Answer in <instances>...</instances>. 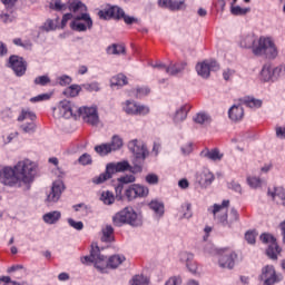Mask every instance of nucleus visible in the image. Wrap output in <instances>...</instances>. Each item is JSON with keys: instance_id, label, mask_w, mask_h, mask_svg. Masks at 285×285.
I'll return each instance as SVG.
<instances>
[{"instance_id": "obj_39", "label": "nucleus", "mask_w": 285, "mask_h": 285, "mask_svg": "<svg viewBox=\"0 0 285 285\" xmlns=\"http://www.w3.org/2000/svg\"><path fill=\"white\" fill-rule=\"evenodd\" d=\"M186 66H187L186 62L171 65L169 66V68H167V75L175 77V75H179V72H184V70L186 69Z\"/></svg>"}, {"instance_id": "obj_21", "label": "nucleus", "mask_w": 285, "mask_h": 285, "mask_svg": "<svg viewBox=\"0 0 285 285\" xmlns=\"http://www.w3.org/2000/svg\"><path fill=\"white\" fill-rule=\"evenodd\" d=\"M128 149L135 155L136 159H144V145L139 144V140L134 139L129 141Z\"/></svg>"}, {"instance_id": "obj_3", "label": "nucleus", "mask_w": 285, "mask_h": 285, "mask_svg": "<svg viewBox=\"0 0 285 285\" xmlns=\"http://www.w3.org/2000/svg\"><path fill=\"white\" fill-rule=\"evenodd\" d=\"M253 53L265 59H277V55H279L273 39L266 37L259 38L258 45L253 47Z\"/></svg>"}, {"instance_id": "obj_58", "label": "nucleus", "mask_w": 285, "mask_h": 285, "mask_svg": "<svg viewBox=\"0 0 285 285\" xmlns=\"http://www.w3.org/2000/svg\"><path fill=\"white\" fill-rule=\"evenodd\" d=\"M145 179L150 186H157L159 184V176L157 174H148Z\"/></svg>"}, {"instance_id": "obj_18", "label": "nucleus", "mask_w": 285, "mask_h": 285, "mask_svg": "<svg viewBox=\"0 0 285 285\" xmlns=\"http://www.w3.org/2000/svg\"><path fill=\"white\" fill-rule=\"evenodd\" d=\"M125 197L128 202L137 199L138 197H144V186L134 184L125 190Z\"/></svg>"}, {"instance_id": "obj_30", "label": "nucleus", "mask_w": 285, "mask_h": 285, "mask_svg": "<svg viewBox=\"0 0 285 285\" xmlns=\"http://www.w3.org/2000/svg\"><path fill=\"white\" fill-rule=\"evenodd\" d=\"M239 104L242 106H246L247 108H262V100L256 99L255 97H250V96L240 98Z\"/></svg>"}, {"instance_id": "obj_36", "label": "nucleus", "mask_w": 285, "mask_h": 285, "mask_svg": "<svg viewBox=\"0 0 285 285\" xmlns=\"http://www.w3.org/2000/svg\"><path fill=\"white\" fill-rule=\"evenodd\" d=\"M111 153H115L117 150H121V148L124 147V139H121V137H119V135H114L111 138L110 144H108Z\"/></svg>"}, {"instance_id": "obj_4", "label": "nucleus", "mask_w": 285, "mask_h": 285, "mask_svg": "<svg viewBox=\"0 0 285 285\" xmlns=\"http://www.w3.org/2000/svg\"><path fill=\"white\" fill-rule=\"evenodd\" d=\"M81 264L90 266L94 264L99 273H106V256L101 255L99 246H92L89 256L80 257Z\"/></svg>"}, {"instance_id": "obj_17", "label": "nucleus", "mask_w": 285, "mask_h": 285, "mask_svg": "<svg viewBox=\"0 0 285 285\" xmlns=\"http://www.w3.org/2000/svg\"><path fill=\"white\" fill-rule=\"evenodd\" d=\"M108 171L112 175L117 173H126L127 170H132V166H130V163L128 160H121L118 163H109L107 164Z\"/></svg>"}, {"instance_id": "obj_50", "label": "nucleus", "mask_w": 285, "mask_h": 285, "mask_svg": "<svg viewBox=\"0 0 285 285\" xmlns=\"http://www.w3.org/2000/svg\"><path fill=\"white\" fill-rule=\"evenodd\" d=\"M52 97V94H40L30 98L31 104H39L40 101H48Z\"/></svg>"}, {"instance_id": "obj_55", "label": "nucleus", "mask_w": 285, "mask_h": 285, "mask_svg": "<svg viewBox=\"0 0 285 285\" xmlns=\"http://www.w3.org/2000/svg\"><path fill=\"white\" fill-rule=\"evenodd\" d=\"M78 161L81 166H90V164H92V156H90L89 154H82L79 157Z\"/></svg>"}, {"instance_id": "obj_19", "label": "nucleus", "mask_w": 285, "mask_h": 285, "mask_svg": "<svg viewBox=\"0 0 285 285\" xmlns=\"http://www.w3.org/2000/svg\"><path fill=\"white\" fill-rule=\"evenodd\" d=\"M228 117L232 121H242L244 119V107H242V102L229 108Z\"/></svg>"}, {"instance_id": "obj_41", "label": "nucleus", "mask_w": 285, "mask_h": 285, "mask_svg": "<svg viewBox=\"0 0 285 285\" xmlns=\"http://www.w3.org/2000/svg\"><path fill=\"white\" fill-rule=\"evenodd\" d=\"M100 202L106 206H112V204H115V194L110 190L102 191L100 195Z\"/></svg>"}, {"instance_id": "obj_48", "label": "nucleus", "mask_w": 285, "mask_h": 285, "mask_svg": "<svg viewBox=\"0 0 285 285\" xmlns=\"http://www.w3.org/2000/svg\"><path fill=\"white\" fill-rule=\"evenodd\" d=\"M81 88H83L88 92H99V90H101V88L99 87V82L97 81L81 85Z\"/></svg>"}, {"instance_id": "obj_51", "label": "nucleus", "mask_w": 285, "mask_h": 285, "mask_svg": "<svg viewBox=\"0 0 285 285\" xmlns=\"http://www.w3.org/2000/svg\"><path fill=\"white\" fill-rule=\"evenodd\" d=\"M190 208H191L190 203H185L184 205H181L184 219H190V217H193V212L190 210Z\"/></svg>"}, {"instance_id": "obj_1", "label": "nucleus", "mask_w": 285, "mask_h": 285, "mask_svg": "<svg viewBox=\"0 0 285 285\" xmlns=\"http://www.w3.org/2000/svg\"><path fill=\"white\" fill-rule=\"evenodd\" d=\"M36 176L37 164L30 159L20 160L13 167H0V184L9 188H21L24 184L26 190H30Z\"/></svg>"}, {"instance_id": "obj_57", "label": "nucleus", "mask_w": 285, "mask_h": 285, "mask_svg": "<svg viewBox=\"0 0 285 285\" xmlns=\"http://www.w3.org/2000/svg\"><path fill=\"white\" fill-rule=\"evenodd\" d=\"M67 222L71 228H75V230H83V222H76L72 218H68Z\"/></svg>"}, {"instance_id": "obj_29", "label": "nucleus", "mask_w": 285, "mask_h": 285, "mask_svg": "<svg viewBox=\"0 0 285 285\" xmlns=\"http://www.w3.org/2000/svg\"><path fill=\"white\" fill-rule=\"evenodd\" d=\"M119 185L116 187V197L121 199V190H124V184H132L135 183V176L134 175H126L118 178Z\"/></svg>"}, {"instance_id": "obj_56", "label": "nucleus", "mask_w": 285, "mask_h": 285, "mask_svg": "<svg viewBox=\"0 0 285 285\" xmlns=\"http://www.w3.org/2000/svg\"><path fill=\"white\" fill-rule=\"evenodd\" d=\"M57 81L59 86H70V83H72V77L68 75H62L57 78Z\"/></svg>"}, {"instance_id": "obj_8", "label": "nucleus", "mask_w": 285, "mask_h": 285, "mask_svg": "<svg viewBox=\"0 0 285 285\" xmlns=\"http://www.w3.org/2000/svg\"><path fill=\"white\" fill-rule=\"evenodd\" d=\"M8 68H11L16 77H23L28 70V62L23 57L11 56L7 63Z\"/></svg>"}, {"instance_id": "obj_43", "label": "nucleus", "mask_w": 285, "mask_h": 285, "mask_svg": "<svg viewBox=\"0 0 285 285\" xmlns=\"http://www.w3.org/2000/svg\"><path fill=\"white\" fill-rule=\"evenodd\" d=\"M107 55H125L126 47L124 45H111L107 47Z\"/></svg>"}, {"instance_id": "obj_42", "label": "nucleus", "mask_w": 285, "mask_h": 285, "mask_svg": "<svg viewBox=\"0 0 285 285\" xmlns=\"http://www.w3.org/2000/svg\"><path fill=\"white\" fill-rule=\"evenodd\" d=\"M268 195H271L272 199H279L283 202V206H285V189L284 187H276L274 188V191H268Z\"/></svg>"}, {"instance_id": "obj_11", "label": "nucleus", "mask_w": 285, "mask_h": 285, "mask_svg": "<svg viewBox=\"0 0 285 285\" xmlns=\"http://www.w3.org/2000/svg\"><path fill=\"white\" fill-rule=\"evenodd\" d=\"M219 69V63L217 61L205 60L196 65V72L203 79H208L210 77V71L215 72Z\"/></svg>"}, {"instance_id": "obj_47", "label": "nucleus", "mask_w": 285, "mask_h": 285, "mask_svg": "<svg viewBox=\"0 0 285 285\" xmlns=\"http://www.w3.org/2000/svg\"><path fill=\"white\" fill-rule=\"evenodd\" d=\"M230 12L235 17H240V16L247 14V12H250V8H242L239 6H236V7L232 6Z\"/></svg>"}, {"instance_id": "obj_38", "label": "nucleus", "mask_w": 285, "mask_h": 285, "mask_svg": "<svg viewBox=\"0 0 285 285\" xmlns=\"http://www.w3.org/2000/svg\"><path fill=\"white\" fill-rule=\"evenodd\" d=\"M186 66H187L186 62L171 65L169 66V68H167V75L175 77V75H179V72H184V70L186 69Z\"/></svg>"}, {"instance_id": "obj_45", "label": "nucleus", "mask_w": 285, "mask_h": 285, "mask_svg": "<svg viewBox=\"0 0 285 285\" xmlns=\"http://www.w3.org/2000/svg\"><path fill=\"white\" fill-rule=\"evenodd\" d=\"M20 128L27 135H33V132H37V122L30 120L29 122L21 125Z\"/></svg>"}, {"instance_id": "obj_26", "label": "nucleus", "mask_w": 285, "mask_h": 285, "mask_svg": "<svg viewBox=\"0 0 285 285\" xmlns=\"http://www.w3.org/2000/svg\"><path fill=\"white\" fill-rule=\"evenodd\" d=\"M60 219L61 212L59 210L48 212L42 216V222H45V224H48L49 226L57 224Z\"/></svg>"}, {"instance_id": "obj_2", "label": "nucleus", "mask_w": 285, "mask_h": 285, "mask_svg": "<svg viewBox=\"0 0 285 285\" xmlns=\"http://www.w3.org/2000/svg\"><path fill=\"white\" fill-rule=\"evenodd\" d=\"M228 206H230V200H223L220 205L214 204L213 208H208V212L214 215L216 224L224 228H233V224L239 222L237 209L232 208L228 214Z\"/></svg>"}, {"instance_id": "obj_13", "label": "nucleus", "mask_w": 285, "mask_h": 285, "mask_svg": "<svg viewBox=\"0 0 285 285\" xmlns=\"http://www.w3.org/2000/svg\"><path fill=\"white\" fill-rule=\"evenodd\" d=\"M219 267L220 268H233L235 266V259H237V254L235 252L226 248L219 250Z\"/></svg>"}, {"instance_id": "obj_22", "label": "nucleus", "mask_w": 285, "mask_h": 285, "mask_svg": "<svg viewBox=\"0 0 285 285\" xmlns=\"http://www.w3.org/2000/svg\"><path fill=\"white\" fill-rule=\"evenodd\" d=\"M124 110L127 115H141V112H144V106L138 105L132 100H127Z\"/></svg>"}, {"instance_id": "obj_52", "label": "nucleus", "mask_w": 285, "mask_h": 285, "mask_svg": "<svg viewBox=\"0 0 285 285\" xmlns=\"http://www.w3.org/2000/svg\"><path fill=\"white\" fill-rule=\"evenodd\" d=\"M41 30H45V32H52V30H57V26L55 24V20L48 19L42 24Z\"/></svg>"}, {"instance_id": "obj_59", "label": "nucleus", "mask_w": 285, "mask_h": 285, "mask_svg": "<svg viewBox=\"0 0 285 285\" xmlns=\"http://www.w3.org/2000/svg\"><path fill=\"white\" fill-rule=\"evenodd\" d=\"M257 238V230H248L245 233V239L249 244H255V239Z\"/></svg>"}, {"instance_id": "obj_15", "label": "nucleus", "mask_w": 285, "mask_h": 285, "mask_svg": "<svg viewBox=\"0 0 285 285\" xmlns=\"http://www.w3.org/2000/svg\"><path fill=\"white\" fill-rule=\"evenodd\" d=\"M58 110L60 117H63L65 119H70V117H73L75 112H78L79 108L75 107L70 100H62L58 105Z\"/></svg>"}, {"instance_id": "obj_14", "label": "nucleus", "mask_w": 285, "mask_h": 285, "mask_svg": "<svg viewBox=\"0 0 285 285\" xmlns=\"http://www.w3.org/2000/svg\"><path fill=\"white\" fill-rule=\"evenodd\" d=\"M259 279L266 285H273L279 282V278H277V273L275 272V267L273 265H266L265 267H263Z\"/></svg>"}, {"instance_id": "obj_25", "label": "nucleus", "mask_w": 285, "mask_h": 285, "mask_svg": "<svg viewBox=\"0 0 285 285\" xmlns=\"http://www.w3.org/2000/svg\"><path fill=\"white\" fill-rule=\"evenodd\" d=\"M188 112H190V106L188 105L178 108L173 117L174 124H181V121H186Z\"/></svg>"}, {"instance_id": "obj_32", "label": "nucleus", "mask_w": 285, "mask_h": 285, "mask_svg": "<svg viewBox=\"0 0 285 285\" xmlns=\"http://www.w3.org/2000/svg\"><path fill=\"white\" fill-rule=\"evenodd\" d=\"M128 78L124 73H118L110 79L111 88H122V86H127Z\"/></svg>"}, {"instance_id": "obj_9", "label": "nucleus", "mask_w": 285, "mask_h": 285, "mask_svg": "<svg viewBox=\"0 0 285 285\" xmlns=\"http://www.w3.org/2000/svg\"><path fill=\"white\" fill-rule=\"evenodd\" d=\"M63 190H66V185L63 184V180L61 179L55 180L52 183L49 194H47L46 204L48 206H52V204H57V202L61 199V195L63 194Z\"/></svg>"}, {"instance_id": "obj_40", "label": "nucleus", "mask_w": 285, "mask_h": 285, "mask_svg": "<svg viewBox=\"0 0 285 285\" xmlns=\"http://www.w3.org/2000/svg\"><path fill=\"white\" fill-rule=\"evenodd\" d=\"M108 179H112V174L108 171V167L106 166L105 173L100 174L99 176H95L92 178V184L99 186V184H104V181H108Z\"/></svg>"}, {"instance_id": "obj_20", "label": "nucleus", "mask_w": 285, "mask_h": 285, "mask_svg": "<svg viewBox=\"0 0 285 285\" xmlns=\"http://www.w3.org/2000/svg\"><path fill=\"white\" fill-rule=\"evenodd\" d=\"M67 10L73 13L81 12V14H86L88 7L81 0H68Z\"/></svg>"}, {"instance_id": "obj_35", "label": "nucleus", "mask_w": 285, "mask_h": 285, "mask_svg": "<svg viewBox=\"0 0 285 285\" xmlns=\"http://www.w3.org/2000/svg\"><path fill=\"white\" fill-rule=\"evenodd\" d=\"M82 87L80 85H71L67 87L63 91L62 95L65 97H79V92H81Z\"/></svg>"}, {"instance_id": "obj_6", "label": "nucleus", "mask_w": 285, "mask_h": 285, "mask_svg": "<svg viewBox=\"0 0 285 285\" xmlns=\"http://www.w3.org/2000/svg\"><path fill=\"white\" fill-rule=\"evenodd\" d=\"M78 115L85 124H88L89 126H99V111L97 106L79 107Z\"/></svg>"}, {"instance_id": "obj_33", "label": "nucleus", "mask_w": 285, "mask_h": 285, "mask_svg": "<svg viewBox=\"0 0 285 285\" xmlns=\"http://www.w3.org/2000/svg\"><path fill=\"white\" fill-rule=\"evenodd\" d=\"M37 121V114L30 109H22L17 118V121Z\"/></svg>"}, {"instance_id": "obj_10", "label": "nucleus", "mask_w": 285, "mask_h": 285, "mask_svg": "<svg viewBox=\"0 0 285 285\" xmlns=\"http://www.w3.org/2000/svg\"><path fill=\"white\" fill-rule=\"evenodd\" d=\"M261 242H263V244H269L266 250L267 257H269V259H277V255L282 253V248L277 245V239H275L271 234H262Z\"/></svg>"}, {"instance_id": "obj_53", "label": "nucleus", "mask_w": 285, "mask_h": 285, "mask_svg": "<svg viewBox=\"0 0 285 285\" xmlns=\"http://www.w3.org/2000/svg\"><path fill=\"white\" fill-rule=\"evenodd\" d=\"M247 183L250 186V188H261L263 180L258 177H247Z\"/></svg>"}, {"instance_id": "obj_62", "label": "nucleus", "mask_w": 285, "mask_h": 285, "mask_svg": "<svg viewBox=\"0 0 285 285\" xmlns=\"http://www.w3.org/2000/svg\"><path fill=\"white\" fill-rule=\"evenodd\" d=\"M129 285H144V274L135 275Z\"/></svg>"}, {"instance_id": "obj_64", "label": "nucleus", "mask_w": 285, "mask_h": 285, "mask_svg": "<svg viewBox=\"0 0 285 285\" xmlns=\"http://www.w3.org/2000/svg\"><path fill=\"white\" fill-rule=\"evenodd\" d=\"M181 284V278L177 277V276H174V277H170L165 285H179Z\"/></svg>"}, {"instance_id": "obj_28", "label": "nucleus", "mask_w": 285, "mask_h": 285, "mask_svg": "<svg viewBox=\"0 0 285 285\" xmlns=\"http://www.w3.org/2000/svg\"><path fill=\"white\" fill-rule=\"evenodd\" d=\"M101 242L105 244H112V242H115V228H112V225H106L101 229Z\"/></svg>"}, {"instance_id": "obj_49", "label": "nucleus", "mask_w": 285, "mask_h": 285, "mask_svg": "<svg viewBox=\"0 0 285 285\" xmlns=\"http://www.w3.org/2000/svg\"><path fill=\"white\" fill-rule=\"evenodd\" d=\"M242 48H255V37L247 36L240 41Z\"/></svg>"}, {"instance_id": "obj_5", "label": "nucleus", "mask_w": 285, "mask_h": 285, "mask_svg": "<svg viewBox=\"0 0 285 285\" xmlns=\"http://www.w3.org/2000/svg\"><path fill=\"white\" fill-rule=\"evenodd\" d=\"M114 226L121 227L124 224H129L130 226H137V213L132 207H125L122 210L118 212L112 217Z\"/></svg>"}, {"instance_id": "obj_7", "label": "nucleus", "mask_w": 285, "mask_h": 285, "mask_svg": "<svg viewBox=\"0 0 285 285\" xmlns=\"http://www.w3.org/2000/svg\"><path fill=\"white\" fill-rule=\"evenodd\" d=\"M71 30L76 32H86V30L92 29V18H90V13H80L76 16L70 22Z\"/></svg>"}, {"instance_id": "obj_23", "label": "nucleus", "mask_w": 285, "mask_h": 285, "mask_svg": "<svg viewBox=\"0 0 285 285\" xmlns=\"http://www.w3.org/2000/svg\"><path fill=\"white\" fill-rule=\"evenodd\" d=\"M198 184L203 186V188H208L213 181H215V175L209 170H204L197 176Z\"/></svg>"}, {"instance_id": "obj_31", "label": "nucleus", "mask_w": 285, "mask_h": 285, "mask_svg": "<svg viewBox=\"0 0 285 285\" xmlns=\"http://www.w3.org/2000/svg\"><path fill=\"white\" fill-rule=\"evenodd\" d=\"M262 81H275L273 76V65L267 62L263 66L261 71Z\"/></svg>"}, {"instance_id": "obj_54", "label": "nucleus", "mask_w": 285, "mask_h": 285, "mask_svg": "<svg viewBox=\"0 0 285 285\" xmlns=\"http://www.w3.org/2000/svg\"><path fill=\"white\" fill-rule=\"evenodd\" d=\"M33 83L36 86H48V83H50V77H48L47 75L37 77L33 80Z\"/></svg>"}, {"instance_id": "obj_27", "label": "nucleus", "mask_w": 285, "mask_h": 285, "mask_svg": "<svg viewBox=\"0 0 285 285\" xmlns=\"http://www.w3.org/2000/svg\"><path fill=\"white\" fill-rule=\"evenodd\" d=\"M202 157H205L206 159H210V161H222L224 158V154L219 153V149H205L200 153Z\"/></svg>"}, {"instance_id": "obj_63", "label": "nucleus", "mask_w": 285, "mask_h": 285, "mask_svg": "<svg viewBox=\"0 0 285 285\" xmlns=\"http://www.w3.org/2000/svg\"><path fill=\"white\" fill-rule=\"evenodd\" d=\"M191 259H193V254L187 253V252L180 253V262L188 263V262H191Z\"/></svg>"}, {"instance_id": "obj_61", "label": "nucleus", "mask_w": 285, "mask_h": 285, "mask_svg": "<svg viewBox=\"0 0 285 285\" xmlns=\"http://www.w3.org/2000/svg\"><path fill=\"white\" fill-rule=\"evenodd\" d=\"M282 72H285V66L284 65H279L278 67H275V68L272 69L274 81H277V78L279 77V75H282Z\"/></svg>"}, {"instance_id": "obj_37", "label": "nucleus", "mask_w": 285, "mask_h": 285, "mask_svg": "<svg viewBox=\"0 0 285 285\" xmlns=\"http://www.w3.org/2000/svg\"><path fill=\"white\" fill-rule=\"evenodd\" d=\"M148 207L150 210H154L155 215H158L159 217H164V203L159 200H151L148 204Z\"/></svg>"}, {"instance_id": "obj_60", "label": "nucleus", "mask_w": 285, "mask_h": 285, "mask_svg": "<svg viewBox=\"0 0 285 285\" xmlns=\"http://www.w3.org/2000/svg\"><path fill=\"white\" fill-rule=\"evenodd\" d=\"M120 19H124V21H125V23H127V26H132V23H139V19H137L135 17L127 16L125 11H124V14L120 16Z\"/></svg>"}, {"instance_id": "obj_44", "label": "nucleus", "mask_w": 285, "mask_h": 285, "mask_svg": "<svg viewBox=\"0 0 285 285\" xmlns=\"http://www.w3.org/2000/svg\"><path fill=\"white\" fill-rule=\"evenodd\" d=\"M195 124H199L200 126H204V124H210V116L206 112H198L193 118Z\"/></svg>"}, {"instance_id": "obj_24", "label": "nucleus", "mask_w": 285, "mask_h": 285, "mask_svg": "<svg viewBox=\"0 0 285 285\" xmlns=\"http://www.w3.org/2000/svg\"><path fill=\"white\" fill-rule=\"evenodd\" d=\"M124 262H126V256L124 255H112L108 261L106 258V273H108V268H119Z\"/></svg>"}, {"instance_id": "obj_12", "label": "nucleus", "mask_w": 285, "mask_h": 285, "mask_svg": "<svg viewBox=\"0 0 285 285\" xmlns=\"http://www.w3.org/2000/svg\"><path fill=\"white\" fill-rule=\"evenodd\" d=\"M99 19L108 21V19H121L124 17V9L118 6L107 4L105 9L98 11Z\"/></svg>"}, {"instance_id": "obj_34", "label": "nucleus", "mask_w": 285, "mask_h": 285, "mask_svg": "<svg viewBox=\"0 0 285 285\" xmlns=\"http://www.w3.org/2000/svg\"><path fill=\"white\" fill-rule=\"evenodd\" d=\"M49 8L55 12H66V10H68V2L66 3L62 0H51Z\"/></svg>"}, {"instance_id": "obj_46", "label": "nucleus", "mask_w": 285, "mask_h": 285, "mask_svg": "<svg viewBox=\"0 0 285 285\" xmlns=\"http://www.w3.org/2000/svg\"><path fill=\"white\" fill-rule=\"evenodd\" d=\"M95 151L100 155V157H106V155H110L112 150L110 149V146L108 144H101L97 145L95 147Z\"/></svg>"}, {"instance_id": "obj_16", "label": "nucleus", "mask_w": 285, "mask_h": 285, "mask_svg": "<svg viewBox=\"0 0 285 285\" xmlns=\"http://www.w3.org/2000/svg\"><path fill=\"white\" fill-rule=\"evenodd\" d=\"M160 8H168V10L179 11L186 10V0H158Z\"/></svg>"}]
</instances>
